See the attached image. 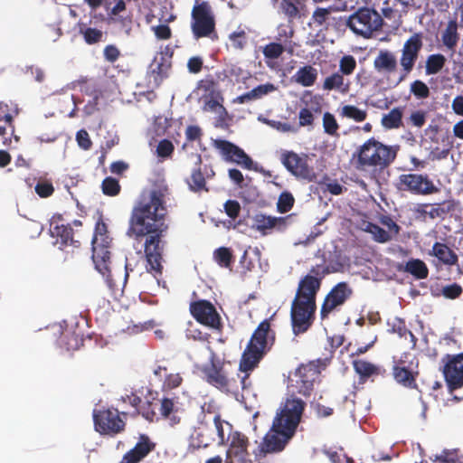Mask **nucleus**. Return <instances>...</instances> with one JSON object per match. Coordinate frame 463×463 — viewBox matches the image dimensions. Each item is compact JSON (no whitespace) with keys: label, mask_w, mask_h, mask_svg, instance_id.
Masks as SVG:
<instances>
[{"label":"nucleus","mask_w":463,"mask_h":463,"mask_svg":"<svg viewBox=\"0 0 463 463\" xmlns=\"http://www.w3.org/2000/svg\"><path fill=\"white\" fill-rule=\"evenodd\" d=\"M163 194L156 190L143 192L138 206L134 209L128 234L143 236L149 234L145 242L146 269L160 274L161 251L160 235L167 229L165 223L166 210L163 204Z\"/></svg>","instance_id":"obj_1"},{"label":"nucleus","mask_w":463,"mask_h":463,"mask_svg":"<svg viewBox=\"0 0 463 463\" xmlns=\"http://www.w3.org/2000/svg\"><path fill=\"white\" fill-rule=\"evenodd\" d=\"M342 265L313 269L298 282L295 298L291 303L290 319L294 335L306 332L312 325L317 309L316 298L321 286V279L325 274L340 270Z\"/></svg>","instance_id":"obj_2"},{"label":"nucleus","mask_w":463,"mask_h":463,"mask_svg":"<svg viewBox=\"0 0 463 463\" xmlns=\"http://www.w3.org/2000/svg\"><path fill=\"white\" fill-rule=\"evenodd\" d=\"M92 260L97 271L104 278L108 287L116 294L121 292L127 282L129 271H132L130 263H125L123 277L117 278L116 269L111 267L110 252L109 247L110 238L108 235L107 226L103 222H98L95 226L91 241Z\"/></svg>","instance_id":"obj_3"},{"label":"nucleus","mask_w":463,"mask_h":463,"mask_svg":"<svg viewBox=\"0 0 463 463\" xmlns=\"http://www.w3.org/2000/svg\"><path fill=\"white\" fill-rule=\"evenodd\" d=\"M398 150L399 146H387L373 137L369 138L360 146L354 155L357 156L356 168L383 170L395 160Z\"/></svg>","instance_id":"obj_4"},{"label":"nucleus","mask_w":463,"mask_h":463,"mask_svg":"<svg viewBox=\"0 0 463 463\" xmlns=\"http://www.w3.org/2000/svg\"><path fill=\"white\" fill-rule=\"evenodd\" d=\"M269 331V323L267 320L261 322L254 331L240 363V370L242 373L250 372L266 353Z\"/></svg>","instance_id":"obj_5"},{"label":"nucleus","mask_w":463,"mask_h":463,"mask_svg":"<svg viewBox=\"0 0 463 463\" xmlns=\"http://www.w3.org/2000/svg\"><path fill=\"white\" fill-rule=\"evenodd\" d=\"M339 20L355 35L369 38L373 32L379 30L383 24L381 15L373 9L368 7L359 8L349 16H339Z\"/></svg>","instance_id":"obj_6"},{"label":"nucleus","mask_w":463,"mask_h":463,"mask_svg":"<svg viewBox=\"0 0 463 463\" xmlns=\"http://www.w3.org/2000/svg\"><path fill=\"white\" fill-rule=\"evenodd\" d=\"M306 406L307 403L300 398L288 396L280 402L272 422L296 434Z\"/></svg>","instance_id":"obj_7"},{"label":"nucleus","mask_w":463,"mask_h":463,"mask_svg":"<svg viewBox=\"0 0 463 463\" xmlns=\"http://www.w3.org/2000/svg\"><path fill=\"white\" fill-rule=\"evenodd\" d=\"M294 436L295 434L291 431L272 422L269 431L264 435L259 446L252 451L255 459H262L269 454L282 452Z\"/></svg>","instance_id":"obj_8"},{"label":"nucleus","mask_w":463,"mask_h":463,"mask_svg":"<svg viewBox=\"0 0 463 463\" xmlns=\"http://www.w3.org/2000/svg\"><path fill=\"white\" fill-rule=\"evenodd\" d=\"M191 29L194 39L207 37L214 40L217 38L214 14L208 3L203 2L194 6Z\"/></svg>","instance_id":"obj_9"},{"label":"nucleus","mask_w":463,"mask_h":463,"mask_svg":"<svg viewBox=\"0 0 463 463\" xmlns=\"http://www.w3.org/2000/svg\"><path fill=\"white\" fill-rule=\"evenodd\" d=\"M95 430L103 435L115 436L125 430L126 421L117 409H103L93 413Z\"/></svg>","instance_id":"obj_10"},{"label":"nucleus","mask_w":463,"mask_h":463,"mask_svg":"<svg viewBox=\"0 0 463 463\" xmlns=\"http://www.w3.org/2000/svg\"><path fill=\"white\" fill-rule=\"evenodd\" d=\"M422 47L423 41L420 33H415L404 42L400 57V65L402 72L400 81L403 80L412 71Z\"/></svg>","instance_id":"obj_11"},{"label":"nucleus","mask_w":463,"mask_h":463,"mask_svg":"<svg viewBox=\"0 0 463 463\" xmlns=\"http://www.w3.org/2000/svg\"><path fill=\"white\" fill-rule=\"evenodd\" d=\"M396 187L414 194H431L438 192L432 181L423 175L403 174L399 176Z\"/></svg>","instance_id":"obj_12"},{"label":"nucleus","mask_w":463,"mask_h":463,"mask_svg":"<svg viewBox=\"0 0 463 463\" xmlns=\"http://www.w3.org/2000/svg\"><path fill=\"white\" fill-rule=\"evenodd\" d=\"M281 164L298 178L313 181L316 178L312 167L307 165V158L293 151L284 150L280 155Z\"/></svg>","instance_id":"obj_13"},{"label":"nucleus","mask_w":463,"mask_h":463,"mask_svg":"<svg viewBox=\"0 0 463 463\" xmlns=\"http://www.w3.org/2000/svg\"><path fill=\"white\" fill-rule=\"evenodd\" d=\"M214 147L220 151L225 161L236 163L246 169H251V158L239 146L226 140L216 139Z\"/></svg>","instance_id":"obj_14"},{"label":"nucleus","mask_w":463,"mask_h":463,"mask_svg":"<svg viewBox=\"0 0 463 463\" xmlns=\"http://www.w3.org/2000/svg\"><path fill=\"white\" fill-rule=\"evenodd\" d=\"M227 458H234L239 463H245L250 456L248 450L250 440L248 437L238 430L231 431L227 438Z\"/></svg>","instance_id":"obj_15"},{"label":"nucleus","mask_w":463,"mask_h":463,"mask_svg":"<svg viewBox=\"0 0 463 463\" xmlns=\"http://www.w3.org/2000/svg\"><path fill=\"white\" fill-rule=\"evenodd\" d=\"M190 310L194 317L203 325L212 328H217L220 325V317L213 307L207 300H200L192 303Z\"/></svg>","instance_id":"obj_16"},{"label":"nucleus","mask_w":463,"mask_h":463,"mask_svg":"<svg viewBox=\"0 0 463 463\" xmlns=\"http://www.w3.org/2000/svg\"><path fill=\"white\" fill-rule=\"evenodd\" d=\"M351 293V288L345 282H340L335 286L324 300L320 311L321 317L326 318L335 307L343 305Z\"/></svg>","instance_id":"obj_17"},{"label":"nucleus","mask_w":463,"mask_h":463,"mask_svg":"<svg viewBox=\"0 0 463 463\" xmlns=\"http://www.w3.org/2000/svg\"><path fill=\"white\" fill-rule=\"evenodd\" d=\"M156 444L146 434H139L136 445L125 453L120 463H139L155 450Z\"/></svg>","instance_id":"obj_18"},{"label":"nucleus","mask_w":463,"mask_h":463,"mask_svg":"<svg viewBox=\"0 0 463 463\" xmlns=\"http://www.w3.org/2000/svg\"><path fill=\"white\" fill-rule=\"evenodd\" d=\"M249 378H207L213 386L222 392L238 397L246 389V380Z\"/></svg>","instance_id":"obj_19"},{"label":"nucleus","mask_w":463,"mask_h":463,"mask_svg":"<svg viewBox=\"0 0 463 463\" xmlns=\"http://www.w3.org/2000/svg\"><path fill=\"white\" fill-rule=\"evenodd\" d=\"M418 360L411 354H405L399 361H394L393 376H417Z\"/></svg>","instance_id":"obj_20"},{"label":"nucleus","mask_w":463,"mask_h":463,"mask_svg":"<svg viewBox=\"0 0 463 463\" xmlns=\"http://www.w3.org/2000/svg\"><path fill=\"white\" fill-rule=\"evenodd\" d=\"M288 396L309 397L314 391V380L309 378H288Z\"/></svg>","instance_id":"obj_21"},{"label":"nucleus","mask_w":463,"mask_h":463,"mask_svg":"<svg viewBox=\"0 0 463 463\" xmlns=\"http://www.w3.org/2000/svg\"><path fill=\"white\" fill-rule=\"evenodd\" d=\"M171 57L172 54L169 53L167 47L165 48V51L157 52L149 65L150 72L160 78L165 77L171 66Z\"/></svg>","instance_id":"obj_22"},{"label":"nucleus","mask_w":463,"mask_h":463,"mask_svg":"<svg viewBox=\"0 0 463 463\" xmlns=\"http://www.w3.org/2000/svg\"><path fill=\"white\" fill-rule=\"evenodd\" d=\"M333 8L317 7L312 14L311 21L313 24L319 27V31L328 30L330 26L335 24L339 17L332 16Z\"/></svg>","instance_id":"obj_23"},{"label":"nucleus","mask_w":463,"mask_h":463,"mask_svg":"<svg viewBox=\"0 0 463 463\" xmlns=\"http://www.w3.org/2000/svg\"><path fill=\"white\" fill-rule=\"evenodd\" d=\"M442 362L444 376H463V353L447 354Z\"/></svg>","instance_id":"obj_24"},{"label":"nucleus","mask_w":463,"mask_h":463,"mask_svg":"<svg viewBox=\"0 0 463 463\" xmlns=\"http://www.w3.org/2000/svg\"><path fill=\"white\" fill-rule=\"evenodd\" d=\"M285 218L282 217H273L267 216L264 214H256L253 217L252 227L257 231L262 232L263 234L267 233V231L276 228L278 226L284 225Z\"/></svg>","instance_id":"obj_25"},{"label":"nucleus","mask_w":463,"mask_h":463,"mask_svg":"<svg viewBox=\"0 0 463 463\" xmlns=\"http://www.w3.org/2000/svg\"><path fill=\"white\" fill-rule=\"evenodd\" d=\"M276 90V87L272 83H265L259 85L252 89L250 91H248L234 99V102L239 104L247 103L252 100H256L261 99L262 97L268 95L270 92H273Z\"/></svg>","instance_id":"obj_26"},{"label":"nucleus","mask_w":463,"mask_h":463,"mask_svg":"<svg viewBox=\"0 0 463 463\" xmlns=\"http://www.w3.org/2000/svg\"><path fill=\"white\" fill-rule=\"evenodd\" d=\"M373 66L378 71L392 72L396 70L397 60L390 51H380L374 59Z\"/></svg>","instance_id":"obj_27"},{"label":"nucleus","mask_w":463,"mask_h":463,"mask_svg":"<svg viewBox=\"0 0 463 463\" xmlns=\"http://www.w3.org/2000/svg\"><path fill=\"white\" fill-rule=\"evenodd\" d=\"M50 232L52 237L56 238V244H60V248L73 242L72 229L69 225L58 224L52 222Z\"/></svg>","instance_id":"obj_28"},{"label":"nucleus","mask_w":463,"mask_h":463,"mask_svg":"<svg viewBox=\"0 0 463 463\" xmlns=\"http://www.w3.org/2000/svg\"><path fill=\"white\" fill-rule=\"evenodd\" d=\"M430 254L446 265H454L458 260L456 253L441 242H435L433 244Z\"/></svg>","instance_id":"obj_29"},{"label":"nucleus","mask_w":463,"mask_h":463,"mask_svg":"<svg viewBox=\"0 0 463 463\" xmlns=\"http://www.w3.org/2000/svg\"><path fill=\"white\" fill-rule=\"evenodd\" d=\"M326 359H317L307 364H302L296 369V376H314L320 374L326 367Z\"/></svg>","instance_id":"obj_30"},{"label":"nucleus","mask_w":463,"mask_h":463,"mask_svg":"<svg viewBox=\"0 0 463 463\" xmlns=\"http://www.w3.org/2000/svg\"><path fill=\"white\" fill-rule=\"evenodd\" d=\"M403 270L413 276L416 279H426L429 275L427 265L420 259L409 260L405 263Z\"/></svg>","instance_id":"obj_31"},{"label":"nucleus","mask_w":463,"mask_h":463,"mask_svg":"<svg viewBox=\"0 0 463 463\" xmlns=\"http://www.w3.org/2000/svg\"><path fill=\"white\" fill-rule=\"evenodd\" d=\"M441 41L447 49L453 51L458 41V24L456 21H449L446 29L441 33Z\"/></svg>","instance_id":"obj_32"},{"label":"nucleus","mask_w":463,"mask_h":463,"mask_svg":"<svg viewBox=\"0 0 463 463\" xmlns=\"http://www.w3.org/2000/svg\"><path fill=\"white\" fill-rule=\"evenodd\" d=\"M157 408L158 400L153 399L152 401H146L140 406V409H137V411L132 413V416L142 415L143 418L150 422L157 421L159 420V416L156 411Z\"/></svg>","instance_id":"obj_33"},{"label":"nucleus","mask_w":463,"mask_h":463,"mask_svg":"<svg viewBox=\"0 0 463 463\" xmlns=\"http://www.w3.org/2000/svg\"><path fill=\"white\" fill-rule=\"evenodd\" d=\"M323 88L326 90H335L345 93L349 89V83L345 82L344 76L337 71L325 79Z\"/></svg>","instance_id":"obj_34"},{"label":"nucleus","mask_w":463,"mask_h":463,"mask_svg":"<svg viewBox=\"0 0 463 463\" xmlns=\"http://www.w3.org/2000/svg\"><path fill=\"white\" fill-rule=\"evenodd\" d=\"M158 411L159 414L164 419H168L173 424L179 422L180 419L175 415L177 411L174 401L170 398H164L158 400Z\"/></svg>","instance_id":"obj_35"},{"label":"nucleus","mask_w":463,"mask_h":463,"mask_svg":"<svg viewBox=\"0 0 463 463\" xmlns=\"http://www.w3.org/2000/svg\"><path fill=\"white\" fill-rule=\"evenodd\" d=\"M317 76V70L312 66L300 68L294 75L295 80L304 87H310L314 84Z\"/></svg>","instance_id":"obj_36"},{"label":"nucleus","mask_w":463,"mask_h":463,"mask_svg":"<svg viewBox=\"0 0 463 463\" xmlns=\"http://www.w3.org/2000/svg\"><path fill=\"white\" fill-rule=\"evenodd\" d=\"M402 109L401 108L392 109L388 114L382 118V125L386 129L398 128L402 125Z\"/></svg>","instance_id":"obj_37"},{"label":"nucleus","mask_w":463,"mask_h":463,"mask_svg":"<svg viewBox=\"0 0 463 463\" xmlns=\"http://www.w3.org/2000/svg\"><path fill=\"white\" fill-rule=\"evenodd\" d=\"M353 364L355 373L359 376H372L383 373L380 367L364 360H354Z\"/></svg>","instance_id":"obj_38"},{"label":"nucleus","mask_w":463,"mask_h":463,"mask_svg":"<svg viewBox=\"0 0 463 463\" xmlns=\"http://www.w3.org/2000/svg\"><path fill=\"white\" fill-rule=\"evenodd\" d=\"M446 63L444 55L437 53L428 56L425 63V73L427 75L437 74L441 71Z\"/></svg>","instance_id":"obj_39"},{"label":"nucleus","mask_w":463,"mask_h":463,"mask_svg":"<svg viewBox=\"0 0 463 463\" xmlns=\"http://www.w3.org/2000/svg\"><path fill=\"white\" fill-rule=\"evenodd\" d=\"M340 115L355 122H362L366 118L367 112L354 105H345L341 109Z\"/></svg>","instance_id":"obj_40"},{"label":"nucleus","mask_w":463,"mask_h":463,"mask_svg":"<svg viewBox=\"0 0 463 463\" xmlns=\"http://www.w3.org/2000/svg\"><path fill=\"white\" fill-rule=\"evenodd\" d=\"M82 344V339L73 333H64L59 340L61 348L67 351L77 350Z\"/></svg>","instance_id":"obj_41"},{"label":"nucleus","mask_w":463,"mask_h":463,"mask_svg":"<svg viewBox=\"0 0 463 463\" xmlns=\"http://www.w3.org/2000/svg\"><path fill=\"white\" fill-rule=\"evenodd\" d=\"M365 231L371 233L374 241L378 242L384 243L392 240V235L377 224L369 222Z\"/></svg>","instance_id":"obj_42"},{"label":"nucleus","mask_w":463,"mask_h":463,"mask_svg":"<svg viewBox=\"0 0 463 463\" xmlns=\"http://www.w3.org/2000/svg\"><path fill=\"white\" fill-rule=\"evenodd\" d=\"M231 46L236 50H242L247 43V34L244 29L239 27L229 34Z\"/></svg>","instance_id":"obj_43"},{"label":"nucleus","mask_w":463,"mask_h":463,"mask_svg":"<svg viewBox=\"0 0 463 463\" xmlns=\"http://www.w3.org/2000/svg\"><path fill=\"white\" fill-rule=\"evenodd\" d=\"M298 0H281L279 8L282 13L289 19H294L298 15Z\"/></svg>","instance_id":"obj_44"},{"label":"nucleus","mask_w":463,"mask_h":463,"mask_svg":"<svg viewBox=\"0 0 463 463\" xmlns=\"http://www.w3.org/2000/svg\"><path fill=\"white\" fill-rule=\"evenodd\" d=\"M323 128L327 135L337 136L339 126L335 116L330 112H325L323 115Z\"/></svg>","instance_id":"obj_45"},{"label":"nucleus","mask_w":463,"mask_h":463,"mask_svg":"<svg viewBox=\"0 0 463 463\" xmlns=\"http://www.w3.org/2000/svg\"><path fill=\"white\" fill-rule=\"evenodd\" d=\"M356 68V61L352 55H344L339 61V71L343 76L351 75Z\"/></svg>","instance_id":"obj_46"},{"label":"nucleus","mask_w":463,"mask_h":463,"mask_svg":"<svg viewBox=\"0 0 463 463\" xmlns=\"http://www.w3.org/2000/svg\"><path fill=\"white\" fill-rule=\"evenodd\" d=\"M213 422L215 425V429L217 431V436L219 438L218 445L223 446L227 443V439L225 438L223 424H226L231 430L232 426L229 424L227 421L222 420L220 413H215L213 417Z\"/></svg>","instance_id":"obj_47"},{"label":"nucleus","mask_w":463,"mask_h":463,"mask_svg":"<svg viewBox=\"0 0 463 463\" xmlns=\"http://www.w3.org/2000/svg\"><path fill=\"white\" fill-rule=\"evenodd\" d=\"M294 201V197L290 193H281L277 203L279 212L282 213H288L292 208Z\"/></svg>","instance_id":"obj_48"},{"label":"nucleus","mask_w":463,"mask_h":463,"mask_svg":"<svg viewBox=\"0 0 463 463\" xmlns=\"http://www.w3.org/2000/svg\"><path fill=\"white\" fill-rule=\"evenodd\" d=\"M102 192L109 196H114L118 194L120 186L117 179L113 177H107L102 182Z\"/></svg>","instance_id":"obj_49"},{"label":"nucleus","mask_w":463,"mask_h":463,"mask_svg":"<svg viewBox=\"0 0 463 463\" xmlns=\"http://www.w3.org/2000/svg\"><path fill=\"white\" fill-rule=\"evenodd\" d=\"M214 260L222 267H229L232 259V253L228 248L221 247L214 251Z\"/></svg>","instance_id":"obj_50"},{"label":"nucleus","mask_w":463,"mask_h":463,"mask_svg":"<svg viewBox=\"0 0 463 463\" xmlns=\"http://www.w3.org/2000/svg\"><path fill=\"white\" fill-rule=\"evenodd\" d=\"M284 52L280 43H270L263 48V54L268 59H278Z\"/></svg>","instance_id":"obj_51"},{"label":"nucleus","mask_w":463,"mask_h":463,"mask_svg":"<svg viewBox=\"0 0 463 463\" xmlns=\"http://www.w3.org/2000/svg\"><path fill=\"white\" fill-rule=\"evenodd\" d=\"M411 91L418 99H426L430 95L429 87L421 80H415L411 84Z\"/></svg>","instance_id":"obj_52"},{"label":"nucleus","mask_w":463,"mask_h":463,"mask_svg":"<svg viewBox=\"0 0 463 463\" xmlns=\"http://www.w3.org/2000/svg\"><path fill=\"white\" fill-rule=\"evenodd\" d=\"M189 186L191 190L194 192H199L202 190H205V181L200 170H195L193 172L191 176V182L189 183Z\"/></svg>","instance_id":"obj_53"},{"label":"nucleus","mask_w":463,"mask_h":463,"mask_svg":"<svg viewBox=\"0 0 463 463\" xmlns=\"http://www.w3.org/2000/svg\"><path fill=\"white\" fill-rule=\"evenodd\" d=\"M392 332L398 334L399 336H401V337H403V336H406V335H409V336L411 337V343L413 344V345H415L417 339L411 331L407 330L405 324L402 320L398 319V318L395 319V321L392 324Z\"/></svg>","instance_id":"obj_54"},{"label":"nucleus","mask_w":463,"mask_h":463,"mask_svg":"<svg viewBox=\"0 0 463 463\" xmlns=\"http://www.w3.org/2000/svg\"><path fill=\"white\" fill-rule=\"evenodd\" d=\"M174 151V146L167 139L161 140L156 146V154L161 158L169 157Z\"/></svg>","instance_id":"obj_55"},{"label":"nucleus","mask_w":463,"mask_h":463,"mask_svg":"<svg viewBox=\"0 0 463 463\" xmlns=\"http://www.w3.org/2000/svg\"><path fill=\"white\" fill-rule=\"evenodd\" d=\"M34 189L36 194L43 198L49 197L54 191L52 184L49 182H39Z\"/></svg>","instance_id":"obj_56"},{"label":"nucleus","mask_w":463,"mask_h":463,"mask_svg":"<svg viewBox=\"0 0 463 463\" xmlns=\"http://www.w3.org/2000/svg\"><path fill=\"white\" fill-rule=\"evenodd\" d=\"M76 140L79 146L84 150H89L92 144L88 132L84 129L77 132Z\"/></svg>","instance_id":"obj_57"},{"label":"nucleus","mask_w":463,"mask_h":463,"mask_svg":"<svg viewBox=\"0 0 463 463\" xmlns=\"http://www.w3.org/2000/svg\"><path fill=\"white\" fill-rule=\"evenodd\" d=\"M83 36L86 43L93 44L99 42L102 37V33L95 28H87L83 32Z\"/></svg>","instance_id":"obj_58"},{"label":"nucleus","mask_w":463,"mask_h":463,"mask_svg":"<svg viewBox=\"0 0 463 463\" xmlns=\"http://www.w3.org/2000/svg\"><path fill=\"white\" fill-rule=\"evenodd\" d=\"M461 292H462V288L456 283L445 286L442 288L443 296L447 298H451V299L458 298L461 294Z\"/></svg>","instance_id":"obj_59"},{"label":"nucleus","mask_w":463,"mask_h":463,"mask_svg":"<svg viewBox=\"0 0 463 463\" xmlns=\"http://www.w3.org/2000/svg\"><path fill=\"white\" fill-rule=\"evenodd\" d=\"M267 125L279 132H282V133L297 131V129L293 126H291L290 124H288L287 122L272 120V121H267Z\"/></svg>","instance_id":"obj_60"},{"label":"nucleus","mask_w":463,"mask_h":463,"mask_svg":"<svg viewBox=\"0 0 463 463\" xmlns=\"http://www.w3.org/2000/svg\"><path fill=\"white\" fill-rule=\"evenodd\" d=\"M241 210V205L237 201L229 200L224 203V211L229 217L235 219Z\"/></svg>","instance_id":"obj_61"},{"label":"nucleus","mask_w":463,"mask_h":463,"mask_svg":"<svg viewBox=\"0 0 463 463\" xmlns=\"http://www.w3.org/2000/svg\"><path fill=\"white\" fill-rule=\"evenodd\" d=\"M153 31L157 39L166 40L171 36V30L166 24H160L153 27Z\"/></svg>","instance_id":"obj_62"},{"label":"nucleus","mask_w":463,"mask_h":463,"mask_svg":"<svg viewBox=\"0 0 463 463\" xmlns=\"http://www.w3.org/2000/svg\"><path fill=\"white\" fill-rule=\"evenodd\" d=\"M104 57L109 62H114L119 56L118 49L114 45H107L104 49Z\"/></svg>","instance_id":"obj_63"},{"label":"nucleus","mask_w":463,"mask_h":463,"mask_svg":"<svg viewBox=\"0 0 463 463\" xmlns=\"http://www.w3.org/2000/svg\"><path fill=\"white\" fill-rule=\"evenodd\" d=\"M436 461L438 463H458L455 454L448 450H443L439 456H437Z\"/></svg>","instance_id":"obj_64"}]
</instances>
